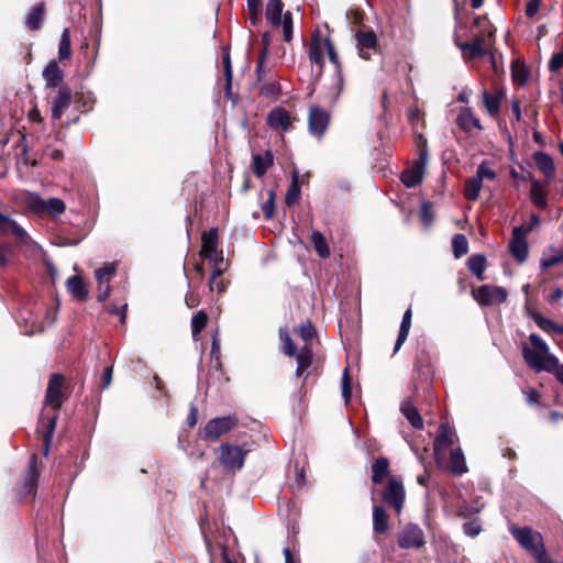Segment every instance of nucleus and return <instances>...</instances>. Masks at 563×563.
<instances>
[{"label": "nucleus", "instance_id": "obj_62", "mask_svg": "<svg viewBox=\"0 0 563 563\" xmlns=\"http://www.w3.org/2000/svg\"><path fill=\"white\" fill-rule=\"evenodd\" d=\"M523 394H525L526 400L530 405H537L539 402L540 394L538 393L537 389L528 388V389L523 390Z\"/></svg>", "mask_w": 563, "mask_h": 563}, {"label": "nucleus", "instance_id": "obj_53", "mask_svg": "<svg viewBox=\"0 0 563 563\" xmlns=\"http://www.w3.org/2000/svg\"><path fill=\"white\" fill-rule=\"evenodd\" d=\"M280 25L283 26L284 40L290 42L292 40V18L290 12L283 15Z\"/></svg>", "mask_w": 563, "mask_h": 563}, {"label": "nucleus", "instance_id": "obj_59", "mask_svg": "<svg viewBox=\"0 0 563 563\" xmlns=\"http://www.w3.org/2000/svg\"><path fill=\"white\" fill-rule=\"evenodd\" d=\"M126 309H128V305L126 303L122 305L121 307H118L115 305H111V306L108 307V312L110 314H118V316H120V323L124 324L125 323V319H126Z\"/></svg>", "mask_w": 563, "mask_h": 563}, {"label": "nucleus", "instance_id": "obj_23", "mask_svg": "<svg viewBox=\"0 0 563 563\" xmlns=\"http://www.w3.org/2000/svg\"><path fill=\"white\" fill-rule=\"evenodd\" d=\"M505 93L501 89L497 90L494 95L487 90L482 91L483 103L489 115L496 118L500 111L501 100Z\"/></svg>", "mask_w": 563, "mask_h": 563}, {"label": "nucleus", "instance_id": "obj_3", "mask_svg": "<svg viewBox=\"0 0 563 563\" xmlns=\"http://www.w3.org/2000/svg\"><path fill=\"white\" fill-rule=\"evenodd\" d=\"M472 296L482 307L504 303L508 298V292L504 287L482 285L472 290Z\"/></svg>", "mask_w": 563, "mask_h": 563}, {"label": "nucleus", "instance_id": "obj_46", "mask_svg": "<svg viewBox=\"0 0 563 563\" xmlns=\"http://www.w3.org/2000/svg\"><path fill=\"white\" fill-rule=\"evenodd\" d=\"M452 249L455 258H460L468 252V241L464 234H455L452 240Z\"/></svg>", "mask_w": 563, "mask_h": 563}, {"label": "nucleus", "instance_id": "obj_52", "mask_svg": "<svg viewBox=\"0 0 563 563\" xmlns=\"http://www.w3.org/2000/svg\"><path fill=\"white\" fill-rule=\"evenodd\" d=\"M268 55L267 44L264 48H262L261 56L256 66V76H257V82H262L267 75V69L265 68V60Z\"/></svg>", "mask_w": 563, "mask_h": 563}, {"label": "nucleus", "instance_id": "obj_48", "mask_svg": "<svg viewBox=\"0 0 563 563\" xmlns=\"http://www.w3.org/2000/svg\"><path fill=\"white\" fill-rule=\"evenodd\" d=\"M208 316L203 311H198L191 319L192 336L196 338L207 325Z\"/></svg>", "mask_w": 563, "mask_h": 563}, {"label": "nucleus", "instance_id": "obj_6", "mask_svg": "<svg viewBox=\"0 0 563 563\" xmlns=\"http://www.w3.org/2000/svg\"><path fill=\"white\" fill-rule=\"evenodd\" d=\"M245 455L239 445L225 443L220 446L219 461L227 471L235 472L243 467Z\"/></svg>", "mask_w": 563, "mask_h": 563}, {"label": "nucleus", "instance_id": "obj_60", "mask_svg": "<svg viewBox=\"0 0 563 563\" xmlns=\"http://www.w3.org/2000/svg\"><path fill=\"white\" fill-rule=\"evenodd\" d=\"M542 0H529L526 4V15L533 18L540 10Z\"/></svg>", "mask_w": 563, "mask_h": 563}, {"label": "nucleus", "instance_id": "obj_61", "mask_svg": "<svg viewBox=\"0 0 563 563\" xmlns=\"http://www.w3.org/2000/svg\"><path fill=\"white\" fill-rule=\"evenodd\" d=\"M562 67H563V54L562 53L553 54L549 62V69L551 71H556Z\"/></svg>", "mask_w": 563, "mask_h": 563}, {"label": "nucleus", "instance_id": "obj_37", "mask_svg": "<svg viewBox=\"0 0 563 563\" xmlns=\"http://www.w3.org/2000/svg\"><path fill=\"white\" fill-rule=\"evenodd\" d=\"M411 318H412V311L409 308L405 311V313L402 316L398 338H397L395 349H394L395 352H397L401 347V345L405 343V341L408 338V334H409V331L411 328Z\"/></svg>", "mask_w": 563, "mask_h": 563}, {"label": "nucleus", "instance_id": "obj_18", "mask_svg": "<svg viewBox=\"0 0 563 563\" xmlns=\"http://www.w3.org/2000/svg\"><path fill=\"white\" fill-rule=\"evenodd\" d=\"M45 86L47 88H56L64 80V71L60 69L56 60H51L42 73Z\"/></svg>", "mask_w": 563, "mask_h": 563}, {"label": "nucleus", "instance_id": "obj_17", "mask_svg": "<svg viewBox=\"0 0 563 563\" xmlns=\"http://www.w3.org/2000/svg\"><path fill=\"white\" fill-rule=\"evenodd\" d=\"M267 124L274 130L287 131L291 128L292 118L286 109L277 107L269 111Z\"/></svg>", "mask_w": 563, "mask_h": 563}, {"label": "nucleus", "instance_id": "obj_40", "mask_svg": "<svg viewBox=\"0 0 563 563\" xmlns=\"http://www.w3.org/2000/svg\"><path fill=\"white\" fill-rule=\"evenodd\" d=\"M117 265L114 263L104 264L102 267L95 271V277L98 285H110L112 278L115 276Z\"/></svg>", "mask_w": 563, "mask_h": 563}, {"label": "nucleus", "instance_id": "obj_49", "mask_svg": "<svg viewBox=\"0 0 563 563\" xmlns=\"http://www.w3.org/2000/svg\"><path fill=\"white\" fill-rule=\"evenodd\" d=\"M299 197H300V186L298 184L297 174L295 173L294 177H292V183L289 186L287 194H286V199H285L286 203L288 206H291L299 200Z\"/></svg>", "mask_w": 563, "mask_h": 563}, {"label": "nucleus", "instance_id": "obj_21", "mask_svg": "<svg viewBox=\"0 0 563 563\" xmlns=\"http://www.w3.org/2000/svg\"><path fill=\"white\" fill-rule=\"evenodd\" d=\"M220 251L218 250V230L210 229L202 234L201 255L206 260H212Z\"/></svg>", "mask_w": 563, "mask_h": 563}, {"label": "nucleus", "instance_id": "obj_64", "mask_svg": "<svg viewBox=\"0 0 563 563\" xmlns=\"http://www.w3.org/2000/svg\"><path fill=\"white\" fill-rule=\"evenodd\" d=\"M97 289H98V301L104 302L110 296L111 286L110 285H103V286L98 285Z\"/></svg>", "mask_w": 563, "mask_h": 563}, {"label": "nucleus", "instance_id": "obj_30", "mask_svg": "<svg viewBox=\"0 0 563 563\" xmlns=\"http://www.w3.org/2000/svg\"><path fill=\"white\" fill-rule=\"evenodd\" d=\"M389 517L382 506H374L373 508V530L377 534H384L388 531Z\"/></svg>", "mask_w": 563, "mask_h": 563}, {"label": "nucleus", "instance_id": "obj_51", "mask_svg": "<svg viewBox=\"0 0 563 563\" xmlns=\"http://www.w3.org/2000/svg\"><path fill=\"white\" fill-rule=\"evenodd\" d=\"M267 195H268V198L262 205V211H263L266 220H272L274 218V212H275L276 194H275L274 189H269Z\"/></svg>", "mask_w": 563, "mask_h": 563}, {"label": "nucleus", "instance_id": "obj_41", "mask_svg": "<svg viewBox=\"0 0 563 563\" xmlns=\"http://www.w3.org/2000/svg\"><path fill=\"white\" fill-rule=\"evenodd\" d=\"M230 282L223 277V274H217L212 272L209 279V288L211 292L222 295L227 291Z\"/></svg>", "mask_w": 563, "mask_h": 563}, {"label": "nucleus", "instance_id": "obj_35", "mask_svg": "<svg viewBox=\"0 0 563 563\" xmlns=\"http://www.w3.org/2000/svg\"><path fill=\"white\" fill-rule=\"evenodd\" d=\"M467 267L478 280L485 279L486 257L483 254H474L467 260Z\"/></svg>", "mask_w": 563, "mask_h": 563}, {"label": "nucleus", "instance_id": "obj_44", "mask_svg": "<svg viewBox=\"0 0 563 563\" xmlns=\"http://www.w3.org/2000/svg\"><path fill=\"white\" fill-rule=\"evenodd\" d=\"M533 320L538 327L545 332L563 333V325L554 323L552 320L541 316L540 313H536L533 316Z\"/></svg>", "mask_w": 563, "mask_h": 563}, {"label": "nucleus", "instance_id": "obj_28", "mask_svg": "<svg viewBox=\"0 0 563 563\" xmlns=\"http://www.w3.org/2000/svg\"><path fill=\"white\" fill-rule=\"evenodd\" d=\"M400 411L410 422V424L416 429L423 428V420L417 409V407L412 404L411 400L406 399L400 405Z\"/></svg>", "mask_w": 563, "mask_h": 563}, {"label": "nucleus", "instance_id": "obj_14", "mask_svg": "<svg viewBox=\"0 0 563 563\" xmlns=\"http://www.w3.org/2000/svg\"><path fill=\"white\" fill-rule=\"evenodd\" d=\"M73 99L71 89L62 87L51 101V117L53 120H59L64 112L69 108Z\"/></svg>", "mask_w": 563, "mask_h": 563}, {"label": "nucleus", "instance_id": "obj_56", "mask_svg": "<svg viewBox=\"0 0 563 563\" xmlns=\"http://www.w3.org/2000/svg\"><path fill=\"white\" fill-rule=\"evenodd\" d=\"M297 333L303 341L308 342L314 336L316 332H314V328L311 324V322L306 321L298 327Z\"/></svg>", "mask_w": 563, "mask_h": 563}, {"label": "nucleus", "instance_id": "obj_57", "mask_svg": "<svg viewBox=\"0 0 563 563\" xmlns=\"http://www.w3.org/2000/svg\"><path fill=\"white\" fill-rule=\"evenodd\" d=\"M476 177L479 178L482 183L485 178L494 180L496 178V173L489 168L486 163H482L477 168Z\"/></svg>", "mask_w": 563, "mask_h": 563}, {"label": "nucleus", "instance_id": "obj_19", "mask_svg": "<svg viewBox=\"0 0 563 563\" xmlns=\"http://www.w3.org/2000/svg\"><path fill=\"white\" fill-rule=\"evenodd\" d=\"M34 209L38 213L46 212L52 216H59L65 211L66 206L59 198L37 199L34 201Z\"/></svg>", "mask_w": 563, "mask_h": 563}, {"label": "nucleus", "instance_id": "obj_4", "mask_svg": "<svg viewBox=\"0 0 563 563\" xmlns=\"http://www.w3.org/2000/svg\"><path fill=\"white\" fill-rule=\"evenodd\" d=\"M383 501L400 514L406 498L402 479L399 476H390L387 486L382 494Z\"/></svg>", "mask_w": 563, "mask_h": 563}, {"label": "nucleus", "instance_id": "obj_38", "mask_svg": "<svg viewBox=\"0 0 563 563\" xmlns=\"http://www.w3.org/2000/svg\"><path fill=\"white\" fill-rule=\"evenodd\" d=\"M449 467L450 471L456 475H462L467 471L465 457L460 448L452 450Z\"/></svg>", "mask_w": 563, "mask_h": 563}, {"label": "nucleus", "instance_id": "obj_36", "mask_svg": "<svg viewBox=\"0 0 563 563\" xmlns=\"http://www.w3.org/2000/svg\"><path fill=\"white\" fill-rule=\"evenodd\" d=\"M311 243L319 257L328 258L330 256L331 252L327 239L320 231H311Z\"/></svg>", "mask_w": 563, "mask_h": 563}, {"label": "nucleus", "instance_id": "obj_5", "mask_svg": "<svg viewBox=\"0 0 563 563\" xmlns=\"http://www.w3.org/2000/svg\"><path fill=\"white\" fill-rule=\"evenodd\" d=\"M511 536L527 551L536 555L539 551L544 550L542 537L539 532L533 531L529 527L510 528Z\"/></svg>", "mask_w": 563, "mask_h": 563}, {"label": "nucleus", "instance_id": "obj_47", "mask_svg": "<svg viewBox=\"0 0 563 563\" xmlns=\"http://www.w3.org/2000/svg\"><path fill=\"white\" fill-rule=\"evenodd\" d=\"M222 64H223V70H224V77H225V87L224 88H225L227 95L230 96L231 89H232L233 70H232L229 51L223 52Z\"/></svg>", "mask_w": 563, "mask_h": 563}, {"label": "nucleus", "instance_id": "obj_29", "mask_svg": "<svg viewBox=\"0 0 563 563\" xmlns=\"http://www.w3.org/2000/svg\"><path fill=\"white\" fill-rule=\"evenodd\" d=\"M67 290L70 295L79 301H86L88 298V291L81 277L71 276L66 282Z\"/></svg>", "mask_w": 563, "mask_h": 563}, {"label": "nucleus", "instance_id": "obj_12", "mask_svg": "<svg viewBox=\"0 0 563 563\" xmlns=\"http://www.w3.org/2000/svg\"><path fill=\"white\" fill-rule=\"evenodd\" d=\"M329 123L330 114L328 111L323 110L318 106L310 107L308 115V126L309 132L312 135L321 137L327 131Z\"/></svg>", "mask_w": 563, "mask_h": 563}, {"label": "nucleus", "instance_id": "obj_27", "mask_svg": "<svg viewBox=\"0 0 563 563\" xmlns=\"http://www.w3.org/2000/svg\"><path fill=\"white\" fill-rule=\"evenodd\" d=\"M548 190L539 180L533 179L530 187V199L539 209H545L548 206Z\"/></svg>", "mask_w": 563, "mask_h": 563}, {"label": "nucleus", "instance_id": "obj_7", "mask_svg": "<svg viewBox=\"0 0 563 563\" xmlns=\"http://www.w3.org/2000/svg\"><path fill=\"white\" fill-rule=\"evenodd\" d=\"M398 545L401 549H421L426 544L424 532L416 523L406 525L397 536Z\"/></svg>", "mask_w": 563, "mask_h": 563}, {"label": "nucleus", "instance_id": "obj_1", "mask_svg": "<svg viewBox=\"0 0 563 563\" xmlns=\"http://www.w3.org/2000/svg\"><path fill=\"white\" fill-rule=\"evenodd\" d=\"M324 53L328 54L329 60L334 66L332 84L328 91L329 100L334 103L339 100L344 88L342 65L331 38L329 36L322 37L319 31H316L308 46V57L310 63L319 68V73L322 71L324 66Z\"/></svg>", "mask_w": 563, "mask_h": 563}, {"label": "nucleus", "instance_id": "obj_32", "mask_svg": "<svg viewBox=\"0 0 563 563\" xmlns=\"http://www.w3.org/2000/svg\"><path fill=\"white\" fill-rule=\"evenodd\" d=\"M294 357H296L297 361L296 376H302L305 372L312 365V350L308 346H303Z\"/></svg>", "mask_w": 563, "mask_h": 563}, {"label": "nucleus", "instance_id": "obj_22", "mask_svg": "<svg viewBox=\"0 0 563 563\" xmlns=\"http://www.w3.org/2000/svg\"><path fill=\"white\" fill-rule=\"evenodd\" d=\"M456 124L457 126L465 131V132H471V130L473 128L477 129V130H483V125L481 124V121L479 119H477L471 108H462L457 114V118H456Z\"/></svg>", "mask_w": 563, "mask_h": 563}, {"label": "nucleus", "instance_id": "obj_25", "mask_svg": "<svg viewBox=\"0 0 563 563\" xmlns=\"http://www.w3.org/2000/svg\"><path fill=\"white\" fill-rule=\"evenodd\" d=\"M533 161L537 164L538 168L547 177L548 183L552 180L555 173L554 162L552 157L544 152H536L533 154Z\"/></svg>", "mask_w": 563, "mask_h": 563}, {"label": "nucleus", "instance_id": "obj_26", "mask_svg": "<svg viewBox=\"0 0 563 563\" xmlns=\"http://www.w3.org/2000/svg\"><path fill=\"white\" fill-rule=\"evenodd\" d=\"M372 476L371 479L373 484L378 485L384 482V479L389 474V461L387 457H378L376 459L371 466Z\"/></svg>", "mask_w": 563, "mask_h": 563}, {"label": "nucleus", "instance_id": "obj_55", "mask_svg": "<svg viewBox=\"0 0 563 563\" xmlns=\"http://www.w3.org/2000/svg\"><path fill=\"white\" fill-rule=\"evenodd\" d=\"M342 396L347 404L352 397L351 377L349 375V368H344L342 375Z\"/></svg>", "mask_w": 563, "mask_h": 563}, {"label": "nucleus", "instance_id": "obj_45", "mask_svg": "<svg viewBox=\"0 0 563 563\" xmlns=\"http://www.w3.org/2000/svg\"><path fill=\"white\" fill-rule=\"evenodd\" d=\"M71 56L70 49V33L68 29H65L60 35L58 45V58L60 60L68 59Z\"/></svg>", "mask_w": 563, "mask_h": 563}, {"label": "nucleus", "instance_id": "obj_54", "mask_svg": "<svg viewBox=\"0 0 563 563\" xmlns=\"http://www.w3.org/2000/svg\"><path fill=\"white\" fill-rule=\"evenodd\" d=\"M218 256H213L212 260H209L212 263V272H217V274H223L228 267L229 263L224 261L223 253L220 251Z\"/></svg>", "mask_w": 563, "mask_h": 563}, {"label": "nucleus", "instance_id": "obj_15", "mask_svg": "<svg viewBox=\"0 0 563 563\" xmlns=\"http://www.w3.org/2000/svg\"><path fill=\"white\" fill-rule=\"evenodd\" d=\"M63 382L64 377L60 374H53L48 382L45 402L54 409H59L62 406Z\"/></svg>", "mask_w": 563, "mask_h": 563}, {"label": "nucleus", "instance_id": "obj_10", "mask_svg": "<svg viewBox=\"0 0 563 563\" xmlns=\"http://www.w3.org/2000/svg\"><path fill=\"white\" fill-rule=\"evenodd\" d=\"M238 423L235 416H225L211 419L205 427V439L216 441L228 433Z\"/></svg>", "mask_w": 563, "mask_h": 563}, {"label": "nucleus", "instance_id": "obj_63", "mask_svg": "<svg viewBox=\"0 0 563 563\" xmlns=\"http://www.w3.org/2000/svg\"><path fill=\"white\" fill-rule=\"evenodd\" d=\"M545 372L552 373L556 379L563 384V364H559V360L555 356V365L551 367V369H547Z\"/></svg>", "mask_w": 563, "mask_h": 563}, {"label": "nucleus", "instance_id": "obj_42", "mask_svg": "<svg viewBox=\"0 0 563 563\" xmlns=\"http://www.w3.org/2000/svg\"><path fill=\"white\" fill-rule=\"evenodd\" d=\"M260 85L258 93L266 98H276L280 92V85L276 80H267L266 78Z\"/></svg>", "mask_w": 563, "mask_h": 563}, {"label": "nucleus", "instance_id": "obj_2", "mask_svg": "<svg viewBox=\"0 0 563 563\" xmlns=\"http://www.w3.org/2000/svg\"><path fill=\"white\" fill-rule=\"evenodd\" d=\"M529 340L534 346H522V356L530 368L536 372H545L555 365V356L550 353L548 344L536 333L529 335Z\"/></svg>", "mask_w": 563, "mask_h": 563}, {"label": "nucleus", "instance_id": "obj_34", "mask_svg": "<svg viewBox=\"0 0 563 563\" xmlns=\"http://www.w3.org/2000/svg\"><path fill=\"white\" fill-rule=\"evenodd\" d=\"M38 481V472L36 470V455L33 454L30 462L27 474L24 478L23 490L24 494H32L35 492Z\"/></svg>", "mask_w": 563, "mask_h": 563}, {"label": "nucleus", "instance_id": "obj_50", "mask_svg": "<svg viewBox=\"0 0 563 563\" xmlns=\"http://www.w3.org/2000/svg\"><path fill=\"white\" fill-rule=\"evenodd\" d=\"M279 336L284 343L283 351L286 355L294 357L296 354H298L299 351L297 350L296 344L289 336V333L287 330H280Z\"/></svg>", "mask_w": 563, "mask_h": 563}, {"label": "nucleus", "instance_id": "obj_20", "mask_svg": "<svg viewBox=\"0 0 563 563\" xmlns=\"http://www.w3.org/2000/svg\"><path fill=\"white\" fill-rule=\"evenodd\" d=\"M459 47L464 54H467L471 58L483 56L488 53V43L485 36H477L472 42L459 44Z\"/></svg>", "mask_w": 563, "mask_h": 563}, {"label": "nucleus", "instance_id": "obj_33", "mask_svg": "<svg viewBox=\"0 0 563 563\" xmlns=\"http://www.w3.org/2000/svg\"><path fill=\"white\" fill-rule=\"evenodd\" d=\"M44 14V3L41 2L35 4L34 7L31 8L30 12L27 13L25 25L32 31L38 30L42 26Z\"/></svg>", "mask_w": 563, "mask_h": 563}, {"label": "nucleus", "instance_id": "obj_58", "mask_svg": "<svg viewBox=\"0 0 563 563\" xmlns=\"http://www.w3.org/2000/svg\"><path fill=\"white\" fill-rule=\"evenodd\" d=\"M482 531V527L477 521H468L463 525V532L468 537H476Z\"/></svg>", "mask_w": 563, "mask_h": 563}, {"label": "nucleus", "instance_id": "obj_13", "mask_svg": "<svg viewBox=\"0 0 563 563\" xmlns=\"http://www.w3.org/2000/svg\"><path fill=\"white\" fill-rule=\"evenodd\" d=\"M356 47L358 55L365 60L371 59L372 53L377 48V36L372 30H360L355 33Z\"/></svg>", "mask_w": 563, "mask_h": 563}, {"label": "nucleus", "instance_id": "obj_9", "mask_svg": "<svg viewBox=\"0 0 563 563\" xmlns=\"http://www.w3.org/2000/svg\"><path fill=\"white\" fill-rule=\"evenodd\" d=\"M531 231V227H515L509 242V251L518 263L526 262L528 257V243L526 235Z\"/></svg>", "mask_w": 563, "mask_h": 563}, {"label": "nucleus", "instance_id": "obj_43", "mask_svg": "<svg viewBox=\"0 0 563 563\" xmlns=\"http://www.w3.org/2000/svg\"><path fill=\"white\" fill-rule=\"evenodd\" d=\"M482 189V181L476 176L468 178L464 187V196L468 200H476Z\"/></svg>", "mask_w": 563, "mask_h": 563}, {"label": "nucleus", "instance_id": "obj_8", "mask_svg": "<svg viewBox=\"0 0 563 563\" xmlns=\"http://www.w3.org/2000/svg\"><path fill=\"white\" fill-rule=\"evenodd\" d=\"M428 163L427 148L420 150L419 157L413 162L412 166L401 174V181L407 188H412L419 185L424 176L426 166Z\"/></svg>", "mask_w": 563, "mask_h": 563}, {"label": "nucleus", "instance_id": "obj_39", "mask_svg": "<svg viewBox=\"0 0 563 563\" xmlns=\"http://www.w3.org/2000/svg\"><path fill=\"white\" fill-rule=\"evenodd\" d=\"M563 263V247L562 249H549L545 252L540 261V266L542 269L550 268L552 266L559 265Z\"/></svg>", "mask_w": 563, "mask_h": 563}, {"label": "nucleus", "instance_id": "obj_24", "mask_svg": "<svg viewBox=\"0 0 563 563\" xmlns=\"http://www.w3.org/2000/svg\"><path fill=\"white\" fill-rule=\"evenodd\" d=\"M273 164L274 157L271 152H266L265 154H254L252 156L253 172L258 178L263 177Z\"/></svg>", "mask_w": 563, "mask_h": 563}, {"label": "nucleus", "instance_id": "obj_31", "mask_svg": "<svg viewBox=\"0 0 563 563\" xmlns=\"http://www.w3.org/2000/svg\"><path fill=\"white\" fill-rule=\"evenodd\" d=\"M283 9L284 3L282 0H268L266 5L265 15L267 21L273 26H280L282 20H283Z\"/></svg>", "mask_w": 563, "mask_h": 563}, {"label": "nucleus", "instance_id": "obj_16", "mask_svg": "<svg viewBox=\"0 0 563 563\" xmlns=\"http://www.w3.org/2000/svg\"><path fill=\"white\" fill-rule=\"evenodd\" d=\"M454 431L448 423H441L433 442L434 455L439 459L454 443Z\"/></svg>", "mask_w": 563, "mask_h": 563}, {"label": "nucleus", "instance_id": "obj_11", "mask_svg": "<svg viewBox=\"0 0 563 563\" xmlns=\"http://www.w3.org/2000/svg\"><path fill=\"white\" fill-rule=\"evenodd\" d=\"M0 235H13L16 242L21 245H30L32 243L31 236L27 232L19 225L12 218L0 212Z\"/></svg>", "mask_w": 563, "mask_h": 563}]
</instances>
